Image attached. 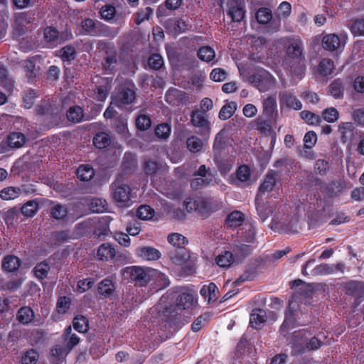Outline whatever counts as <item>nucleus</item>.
<instances>
[{
	"mask_svg": "<svg viewBox=\"0 0 364 364\" xmlns=\"http://www.w3.org/2000/svg\"><path fill=\"white\" fill-rule=\"evenodd\" d=\"M176 305L162 304L156 306L159 318L168 324L169 327H174L182 323L183 315L178 310H191L197 305V298L190 291H183L176 297Z\"/></svg>",
	"mask_w": 364,
	"mask_h": 364,
	"instance_id": "nucleus-1",
	"label": "nucleus"
},
{
	"mask_svg": "<svg viewBox=\"0 0 364 364\" xmlns=\"http://www.w3.org/2000/svg\"><path fill=\"white\" fill-rule=\"evenodd\" d=\"M123 271L129 274L130 279L140 287L146 286L154 277L161 282V288L170 284L169 279L164 274L150 267L132 266L124 268Z\"/></svg>",
	"mask_w": 364,
	"mask_h": 364,
	"instance_id": "nucleus-2",
	"label": "nucleus"
},
{
	"mask_svg": "<svg viewBox=\"0 0 364 364\" xmlns=\"http://www.w3.org/2000/svg\"><path fill=\"white\" fill-rule=\"evenodd\" d=\"M97 48L103 53L102 66L109 74H113L119 65L118 51L112 42L100 40L97 43Z\"/></svg>",
	"mask_w": 364,
	"mask_h": 364,
	"instance_id": "nucleus-3",
	"label": "nucleus"
},
{
	"mask_svg": "<svg viewBox=\"0 0 364 364\" xmlns=\"http://www.w3.org/2000/svg\"><path fill=\"white\" fill-rule=\"evenodd\" d=\"M81 28L84 31V34L91 36L114 38L118 34L117 28H112L90 18H86L81 21Z\"/></svg>",
	"mask_w": 364,
	"mask_h": 364,
	"instance_id": "nucleus-4",
	"label": "nucleus"
},
{
	"mask_svg": "<svg viewBox=\"0 0 364 364\" xmlns=\"http://www.w3.org/2000/svg\"><path fill=\"white\" fill-rule=\"evenodd\" d=\"M249 80L261 92L271 90L276 84L275 78L264 69L259 70L250 75Z\"/></svg>",
	"mask_w": 364,
	"mask_h": 364,
	"instance_id": "nucleus-5",
	"label": "nucleus"
},
{
	"mask_svg": "<svg viewBox=\"0 0 364 364\" xmlns=\"http://www.w3.org/2000/svg\"><path fill=\"white\" fill-rule=\"evenodd\" d=\"M112 196L115 202L121 206L128 207L132 203V189L128 185L117 182L111 186Z\"/></svg>",
	"mask_w": 364,
	"mask_h": 364,
	"instance_id": "nucleus-6",
	"label": "nucleus"
},
{
	"mask_svg": "<svg viewBox=\"0 0 364 364\" xmlns=\"http://www.w3.org/2000/svg\"><path fill=\"white\" fill-rule=\"evenodd\" d=\"M134 85L129 87L125 85H121L114 98V102L118 107L132 104L136 100Z\"/></svg>",
	"mask_w": 364,
	"mask_h": 364,
	"instance_id": "nucleus-7",
	"label": "nucleus"
},
{
	"mask_svg": "<svg viewBox=\"0 0 364 364\" xmlns=\"http://www.w3.org/2000/svg\"><path fill=\"white\" fill-rule=\"evenodd\" d=\"M350 181L343 179L333 180L324 187V193L330 198L338 197L351 188Z\"/></svg>",
	"mask_w": 364,
	"mask_h": 364,
	"instance_id": "nucleus-8",
	"label": "nucleus"
},
{
	"mask_svg": "<svg viewBox=\"0 0 364 364\" xmlns=\"http://www.w3.org/2000/svg\"><path fill=\"white\" fill-rule=\"evenodd\" d=\"M227 15L235 23H240L245 17V2L240 0H229L227 2Z\"/></svg>",
	"mask_w": 364,
	"mask_h": 364,
	"instance_id": "nucleus-9",
	"label": "nucleus"
},
{
	"mask_svg": "<svg viewBox=\"0 0 364 364\" xmlns=\"http://www.w3.org/2000/svg\"><path fill=\"white\" fill-rule=\"evenodd\" d=\"M321 45L326 50L337 51L344 48L346 40L344 37L341 38L336 33L324 34L321 39Z\"/></svg>",
	"mask_w": 364,
	"mask_h": 364,
	"instance_id": "nucleus-10",
	"label": "nucleus"
},
{
	"mask_svg": "<svg viewBox=\"0 0 364 364\" xmlns=\"http://www.w3.org/2000/svg\"><path fill=\"white\" fill-rule=\"evenodd\" d=\"M343 291L346 295L355 297V301L360 303L364 300V282L350 280L343 284Z\"/></svg>",
	"mask_w": 364,
	"mask_h": 364,
	"instance_id": "nucleus-11",
	"label": "nucleus"
},
{
	"mask_svg": "<svg viewBox=\"0 0 364 364\" xmlns=\"http://www.w3.org/2000/svg\"><path fill=\"white\" fill-rule=\"evenodd\" d=\"M287 222L280 221L274 218L272 222V229L278 230L288 234L297 232L298 217L294 215L287 216Z\"/></svg>",
	"mask_w": 364,
	"mask_h": 364,
	"instance_id": "nucleus-12",
	"label": "nucleus"
},
{
	"mask_svg": "<svg viewBox=\"0 0 364 364\" xmlns=\"http://www.w3.org/2000/svg\"><path fill=\"white\" fill-rule=\"evenodd\" d=\"M35 61L36 60L32 58L24 60L23 63L25 77L27 82L31 84H36L41 75V68L36 65Z\"/></svg>",
	"mask_w": 364,
	"mask_h": 364,
	"instance_id": "nucleus-13",
	"label": "nucleus"
},
{
	"mask_svg": "<svg viewBox=\"0 0 364 364\" xmlns=\"http://www.w3.org/2000/svg\"><path fill=\"white\" fill-rule=\"evenodd\" d=\"M192 124L200 129V134L203 136H208L210 133V122L206 119L205 113L196 109L192 111L191 114Z\"/></svg>",
	"mask_w": 364,
	"mask_h": 364,
	"instance_id": "nucleus-14",
	"label": "nucleus"
},
{
	"mask_svg": "<svg viewBox=\"0 0 364 364\" xmlns=\"http://www.w3.org/2000/svg\"><path fill=\"white\" fill-rule=\"evenodd\" d=\"M294 302L289 301L285 311L284 320L280 327V332L284 335L299 325L296 318V311L294 309Z\"/></svg>",
	"mask_w": 364,
	"mask_h": 364,
	"instance_id": "nucleus-15",
	"label": "nucleus"
},
{
	"mask_svg": "<svg viewBox=\"0 0 364 364\" xmlns=\"http://www.w3.org/2000/svg\"><path fill=\"white\" fill-rule=\"evenodd\" d=\"M166 102L171 106H179L188 101V95L177 88H169L165 94Z\"/></svg>",
	"mask_w": 364,
	"mask_h": 364,
	"instance_id": "nucleus-16",
	"label": "nucleus"
},
{
	"mask_svg": "<svg viewBox=\"0 0 364 364\" xmlns=\"http://www.w3.org/2000/svg\"><path fill=\"white\" fill-rule=\"evenodd\" d=\"M279 97L281 106L286 105L288 108L295 110H300L302 108V103L291 92H281L279 94Z\"/></svg>",
	"mask_w": 364,
	"mask_h": 364,
	"instance_id": "nucleus-17",
	"label": "nucleus"
},
{
	"mask_svg": "<svg viewBox=\"0 0 364 364\" xmlns=\"http://www.w3.org/2000/svg\"><path fill=\"white\" fill-rule=\"evenodd\" d=\"M277 114L276 97L274 95L267 97L262 102V116L276 119Z\"/></svg>",
	"mask_w": 364,
	"mask_h": 364,
	"instance_id": "nucleus-18",
	"label": "nucleus"
},
{
	"mask_svg": "<svg viewBox=\"0 0 364 364\" xmlns=\"http://www.w3.org/2000/svg\"><path fill=\"white\" fill-rule=\"evenodd\" d=\"M168 257L172 263L176 266H183L189 260L190 255L185 248L169 250Z\"/></svg>",
	"mask_w": 364,
	"mask_h": 364,
	"instance_id": "nucleus-19",
	"label": "nucleus"
},
{
	"mask_svg": "<svg viewBox=\"0 0 364 364\" xmlns=\"http://www.w3.org/2000/svg\"><path fill=\"white\" fill-rule=\"evenodd\" d=\"M245 215L239 210H234L229 213L225 220V226L228 229H235L243 223Z\"/></svg>",
	"mask_w": 364,
	"mask_h": 364,
	"instance_id": "nucleus-20",
	"label": "nucleus"
},
{
	"mask_svg": "<svg viewBox=\"0 0 364 364\" xmlns=\"http://www.w3.org/2000/svg\"><path fill=\"white\" fill-rule=\"evenodd\" d=\"M137 255L143 259L156 261L161 258V252L155 247L144 246L137 249Z\"/></svg>",
	"mask_w": 364,
	"mask_h": 364,
	"instance_id": "nucleus-21",
	"label": "nucleus"
},
{
	"mask_svg": "<svg viewBox=\"0 0 364 364\" xmlns=\"http://www.w3.org/2000/svg\"><path fill=\"white\" fill-rule=\"evenodd\" d=\"M115 289L113 281L109 278H105L98 284L97 291L103 298H109L113 295Z\"/></svg>",
	"mask_w": 364,
	"mask_h": 364,
	"instance_id": "nucleus-22",
	"label": "nucleus"
},
{
	"mask_svg": "<svg viewBox=\"0 0 364 364\" xmlns=\"http://www.w3.org/2000/svg\"><path fill=\"white\" fill-rule=\"evenodd\" d=\"M345 91L343 80L336 78L333 80L328 87V92L330 95L335 99H341L343 97Z\"/></svg>",
	"mask_w": 364,
	"mask_h": 364,
	"instance_id": "nucleus-23",
	"label": "nucleus"
},
{
	"mask_svg": "<svg viewBox=\"0 0 364 364\" xmlns=\"http://www.w3.org/2000/svg\"><path fill=\"white\" fill-rule=\"evenodd\" d=\"M116 255L114 247L109 243H103L98 247L97 257L101 261H109L112 259Z\"/></svg>",
	"mask_w": 364,
	"mask_h": 364,
	"instance_id": "nucleus-24",
	"label": "nucleus"
},
{
	"mask_svg": "<svg viewBox=\"0 0 364 364\" xmlns=\"http://www.w3.org/2000/svg\"><path fill=\"white\" fill-rule=\"evenodd\" d=\"M277 172L270 170L267 172L262 183L259 186V193L271 192L276 185Z\"/></svg>",
	"mask_w": 364,
	"mask_h": 364,
	"instance_id": "nucleus-25",
	"label": "nucleus"
},
{
	"mask_svg": "<svg viewBox=\"0 0 364 364\" xmlns=\"http://www.w3.org/2000/svg\"><path fill=\"white\" fill-rule=\"evenodd\" d=\"M21 265V260L15 255H6L2 260V268L8 272L17 271Z\"/></svg>",
	"mask_w": 364,
	"mask_h": 364,
	"instance_id": "nucleus-26",
	"label": "nucleus"
},
{
	"mask_svg": "<svg viewBox=\"0 0 364 364\" xmlns=\"http://www.w3.org/2000/svg\"><path fill=\"white\" fill-rule=\"evenodd\" d=\"M240 237L242 240L252 243L255 241L256 228L253 223H245L243 227L240 230Z\"/></svg>",
	"mask_w": 364,
	"mask_h": 364,
	"instance_id": "nucleus-27",
	"label": "nucleus"
},
{
	"mask_svg": "<svg viewBox=\"0 0 364 364\" xmlns=\"http://www.w3.org/2000/svg\"><path fill=\"white\" fill-rule=\"evenodd\" d=\"M253 247L252 245L245 244H236L232 247V253L237 261H242L249 256Z\"/></svg>",
	"mask_w": 364,
	"mask_h": 364,
	"instance_id": "nucleus-28",
	"label": "nucleus"
},
{
	"mask_svg": "<svg viewBox=\"0 0 364 364\" xmlns=\"http://www.w3.org/2000/svg\"><path fill=\"white\" fill-rule=\"evenodd\" d=\"M35 317L34 312L30 306L21 307L16 314V319L18 322L23 325L31 323Z\"/></svg>",
	"mask_w": 364,
	"mask_h": 364,
	"instance_id": "nucleus-29",
	"label": "nucleus"
},
{
	"mask_svg": "<svg viewBox=\"0 0 364 364\" xmlns=\"http://www.w3.org/2000/svg\"><path fill=\"white\" fill-rule=\"evenodd\" d=\"M355 126L352 122H341L338 125V132L341 135V141L346 143L351 141L354 136Z\"/></svg>",
	"mask_w": 364,
	"mask_h": 364,
	"instance_id": "nucleus-30",
	"label": "nucleus"
},
{
	"mask_svg": "<svg viewBox=\"0 0 364 364\" xmlns=\"http://www.w3.org/2000/svg\"><path fill=\"white\" fill-rule=\"evenodd\" d=\"M250 177H251V169L249 166L243 164L240 165L236 172H235V178L237 180V183H242L243 185L247 186L250 185Z\"/></svg>",
	"mask_w": 364,
	"mask_h": 364,
	"instance_id": "nucleus-31",
	"label": "nucleus"
},
{
	"mask_svg": "<svg viewBox=\"0 0 364 364\" xmlns=\"http://www.w3.org/2000/svg\"><path fill=\"white\" fill-rule=\"evenodd\" d=\"M66 117L74 124L80 123L84 120V110L80 106L73 105L68 109Z\"/></svg>",
	"mask_w": 364,
	"mask_h": 364,
	"instance_id": "nucleus-32",
	"label": "nucleus"
},
{
	"mask_svg": "<svg viewBox=\"0 0 364 364\" xmlns=\"http://www.w3.org/2000/svg\"><path fill=\"white\" fill-rule=\"evenodd\" d=\"M265 321L266 314L263 310H253L250 317V324L252 328L259 329Z\"/></svg>",
	"mask_w": 364,
	"mask_h": 364,
	"instance_id": "nucleus-33",
	"label": "nucleus"
},
{
	"mask_svg": "<svg viewBox=\"0 0 364 364\" xmlns=\"http://www.w3.org/2000/svg\"><path fill=\"white\" fill-rule=\"evenodd\" d=\"M63 337L65 342V348L68 351H70L80 342V338L75 333H72L71 326H68L63 333Z\"/></svg>",
	"mask_w": 364,
	"mask_h": 364,
	"instance_id": "nucleus-34",
	"label": "nucleus"
},
{
	"mask_svg": "<svg viewBox=\"0 0 364 364\" xmlns=\"http://www.w3.org/2000/svg\"><path fill=\"white\" fill-rule=\"evenodd\" d=\"M235 262L234 255L230 251L225 250L215 257L216 264L223 268L230 267Z\"/></svg>",
	"mask_w": 364,
	"mask_h": 364,
	"instance_id": "nucleus-35",
	"label": "nucleus"
},
{
	"mask_svg": "<svg viewBox=\"0 0 364 364\" xmlns=\"http://www.w3.org/2000/svg\"><path fill=\"white\" fill-rule=\"evenodd\" d=\"M39 208L38 199L36 198L24 203L21 208V212L25 217L32 218L37 213Z\"/></svg>",
	"mask_w": 364,
	"mask_h": 364,
	"instance_id": "nucleus-36",
	"label": "nucleus"
},
{
	"mask_svg": "<svg viewBox=\"0 0 364 364\" xmlns=\"http://www.w3.org/2000/svg\"><path fill=\"white\" fill-rule=\"evenodd\" d=\"M161 164L157 160L146 158L144 160L143 168L146 176H154L161 169Z\"/></svg>",
	"mask_w": 364,
	"mask_h": 364,
	"instance_id": "nucleus-37",
	"label": "nucleus"
},
{
	"mask_svg": "<svg viewBox=\"0 0 364 364\" xmlns=\"http://www.w3.org/2000/svg\"><path fill=\"white\" fill-rule=\"evenodd\" d=\"M92 141L96 148L102 149L108 147L112 140L109 134L105 132H100L95 135Z\"/></svg>",
	"mask_w": 364,
	"mask_h": 364,
	"instance_id": "nucleus-38",
	"label": "nucleus"
},
{
	"mask_svg": "<svg viewBox=\"0 0 364 364\" xmlns=\"http://www.w3.org/2000/svg\"><path fill=\"white\" fill-rule=\"evenodd\" d=\"M275 119L270 117H264V116H259L255 120L257 129L262 134L270 132L272 130V125L275 122Z\"/></svg>",
	"mask_w": 364,
	"mask_h": 364,
	"instance_id": "nucleus-39",
	"label": "nucleus"
},
{
	"mask_svg": "<svg viewBox=\"0 0 364 364\" xmlns=\"http://www.w3.org/2000/svg\"><path fill=\"white\" fill-rule=\"evenodd\" d=\"M50 215L55 220H61L64 222L68 220V210L65 205L57 203L50 210Z\"/></svg>",
	"mask_w": 364,
	"mask_h": 364,
	"instance_id": "nucleus-40",
	"label": "nucleus"
},
{
	"mask_svg": "<svg viewBox=\"0 0 364 364\" xmlns=\"http://www.w3.org/2000/svg\"><path fill=\"white\" fill-rule=\"evenodd\" d=\"M76 174L80 181H89L95 176V171L90 164H82L77 168Z\"/></svg>",
	"mask_w": 364,
	"mask_h": 364,
	"instance_id": "nucleus-41",
	"label": "nucleus"
},
{
	"mask_svg": "<svg viewBox=\"0 0 364 364\" xmlns=\"http://www.w3.org/2000/svg\"><path fill=\"white\" fill-rule=\"evenodd\" d=\"M334 69V63L330 58L322 59L318 65V72L319 75L323 77H327L331 75Z\"/></svg>",
	"mask_w": 364,
	"mask_h": 364,
	"instance_id": "nucleus-42",
	"label": "nucleus"
},
{
	"mask_svg": "<svg viewBox=\"0 0 364 364\" xmlns=\"http://www.w3.org/2000/svg\"><path fill=\"white\" fill-rule=\"evenodd\" d=\"M73 326L75 331L80 333H85L89 330V321L83 315L79 314L74 317Z\"/></svg>",
	"mask_w": 364,
	"mask_h": 364,
	"instance_id": "nucleus-43",
	"label": "nucleus"
},
{
	"mask_svg": "<svg viewBox=\"0 0 364 364\" xmlns=\"http://www.w3.org/2000/svg\"><path fill=\"white\" fill-rule=\"evenodd\" d=\"M0 85L9 92L14 88V81L9 77L8 70L4 66H0Z\"/></svg>",
	"mask_w": 364,
	"mask_h": 364,
	"instance_id": "nucleus-44",
	"label": "nucleus"
},
{
	"mask_svg": "<svg viewBox=\"0 0 364 364\" xmlns=\"http://www.w3.org/2000/svg\"><path fill=\"white\" fill-rule=\"evenodd\" d=\"M196 211L201 217L208 218L213 212L211 203L205 198L198 199Z\"/></svg>",
	"mask_w": 364,
	"mask_h": 364,
	"instance_id": "nucleus-45",
	"label": "nucleus"
},
{
	"mask_svg": "<svg viewBox=\"0 0 364 364\" xmlns=\"http://www.w3.org/2000/svg\"><path fill=\"white\" fill-rule=\"evenodd\" d=\"M26 141V136L21 132H12L8 136V144L13 148L23 146Z\"/></svg>",
	"mask_w": 364,
	"mask_h": 364,
	"instance_id": "nucleus-46",
	"label": "nucleus"
},
{
	"mask_svg": "<svg viewBox=\"0 0 364 364\" xmlns=\"http://www.w3.org/2000/svg\"><path fill=\"white\" fill-rule=\"evenodd\" d=\"M198 58L204 62L210 63L215 57V52L213 48L208 46H201L197 52Z\"/></svg>",
	"mask_w": 364,
	"mask_h": 364,
	"instance_id": "nucleus-47",
	"label": "nucleus"
},
{
	"mask_svg": "<svg viewBox=\"0 0 364 364\" xmlns=\"http://www.w3.org/2000/svg\"><path fill=\"white\" fill-rule=\"evenodd\" d=\"M59 55L63 62L70 63L77 56V52L74 46L67 45L59 50Z\"/></svg>",
	"mask_w": 364,
	"mask_h": 364,
	"instance_id": "nucleus-48",
	"label": "nucleus"
},
{
	"mask_svg": "<svg viewBox=\"0 0 364 364\" xmlns=\"http://www.w3.org/2000/svg\"><path fill=\"white\" fill-rule=\"evenodd\" d=\"M154 133L157 138L166 140L171 135V126L167 122L159 124L154 129Z\"/></svg>",
	"mask_w": 364,
	"mask_h": 364,
	"instance_id": "nucleus-49",
	"label": "nucleus"
},
{
	"mask_svg": "<svg viewBox=\"0 0 364 364\" xmlns=\"http://www.w3.org/2000/svg\"><path fill=\"white\" fill-rule=\"evenodd\" d=\"M255 18L259 24H267L270 22L272 18V11L266 7L259 8L256 14Z\"/></svg>",
	"mask_w": 364,
	"mask_h": 364,
	"instance_id": "nucleus-50",
	"label": "nucleus"
},
{
	"mask_svg": "<svg viewBox=\"0 0 364 364\" xmlns=\"http://www.w3.org/2000/svg\"><path fill=\"white\" fill-rule=\"evenodd\" d=\"M44 40L50 45L56 44L59 39L58 31L53 26H47L43 31Z\"/></svg>",
	"mask_w": 364,
	"mask_h": 364,
	"instance_id": "nucleus-51",
	"label": "nucleus"
},
{
	"mask_svg": "<svg viewBox=\"0 0 364 364\" xmlns=\"http://www.w3.org/2000/svg\"><path fill=\"white\" fill-rule=\"evenodd\" d=\"M50 269V265L46 262H41L36 264L33 272L38 279L43 280L48 277Z\"/></svg>",
	"mask_w": 364,
	"mask_h": 364,
	"instance_id": "nucleus-52",
	"label": "nucleus"
},
{
	"mask_svg": "<svg viewBox=\"0 0 364 364\" xmlns=\"http://www.w3.org/2000/svg\"><path fill=\"white\" fill-rule=\"evenodd\" d=\"M324 209L321 210L314 211L309 217L308 223L309 226L311 228H314L319 226L325 223L324 218Z\"/></svg>",
	"mask_w": 364,
	"mask_h": 364,
	"instance_id": "nucleus-53",
	"label": "nucleus"
},
{
	"mask_svg": "<svg viewBox=\"0 0 364 364\" xmlns=\"http://www.w3.org/2000/svg\"><path fill=\"white\" fill-rule=\"evenodd\" d=\"M168 242L178 249L184 248V246L188 244V239L181 234L173 232L168 236Z\"/></svg>",
	"mask_w": 364,
	"mask_h": 364,
	"instance_id": "nucleus-54",
	"label": "nucleus"
},
{
	"mask_svg": "<svg viewBox=\"0 0 364 364\" xmlns=\"http://www.w3.org/2000/svg\"><path fill=\"white\" fill-rule=\"evenodd\" d=\"M237 109V104L235 102H229L222 107L219 112L218 117L221 120L230 119Z\"/></svg>",
	"mask_w": 364,
	"mask_h": 364,
	"instance_id": "nucleus-55",
	"label": "nucleus"
},
{
	"mask_svg": "<svg viewBox=\"0 0 364 364\" xmlns=\"http://www.w3.org/2000/svg\"><path fill=\"white\" fill-rule=\"evenodd\" d=\"M71 306V299L66 296H60L56 302V312L58 314L64 315L70 309Z\"/></svg>",
	"mask_w": 364,
	"mask_h": 364,
	"instance_id": "nucleus-56",
	"label": "nucleus"
},
{
	"mask_svg": "<svg viewBox=\"0 0 364 364\" xmlns=\"http://www.w3.org/2000/svg\"><path fill=\"white\" fill-rule=\"evenodd\" d=\"M69 351L60 345H56L51 348L50 362L55 363L56 359L57 363H62L63 358L66 356Z\"/></svg>",
	"mask_w": 364,
	"mask_h": 364,
	"instance_id": "nucleus-57",
	"label": "nucleus"
},
{
	"mask_svg": "<svg viewBox=\"0 0 364 364\" xmlns=\"http://www.w3.org/2000/svg\"><path fill=\"white\" fill-rule=\"evenodd\" d=\"M313 276H324L334 274L333 264L321 263L316 265L312 270Z\"/></svg>",
	"mask_w": 364,
	"mask_h": 364,
	"instance_id": "nucleus-58",
	"label": "nucleus"
},
{
	"mask_svg": "<svg viewBox=\"0 0 364 364\" xmlns=\"http://www.w3.org/2000/svg\"><path fill=\"white\" fill-rule=\"evenodd\" d=\"M20 193V188L9 186L3 188L0 191V197L4 200H14L18 198Z\"/></svg>",
	"mask_w": 364,
	"mask_h": 364,
	"instance_id": "nucleus-59",
	"label": "nucleus"
},
{
	"mask_svg": "<svg viewBox=\"0 0 364 364\" xmlns=\"http://www.w3.org/2000/svg\"><path fill=\"white\" fill-rule=\"evenodd\" d=\"M90 209L92 213H103L107 209V201L102 198H92L90 204Z\"/></svg>",
	"mask_w": 364,
	"mask_h": 364,
	"instance_id": "nucleus-60",
	"label": "nucleus"
},
{
	"mask_svg": "<svg viewBox=\"0 0 364 364\" xmlns=\"http://www.w3.org/2000/svg\"><path fill=\"white\" fill-rule=\"evenodd\" d=\"M154 215V210L149 205H143L138 208L136 216L143 220L151 219Z\"/></svg>",
	"mask_w": 364,
	"mask_h": 364,
	"instance_id": "nucleus-61",
	"label": "nucleus"
},
{
	"mask_svg": "<svg viewBox=\"0 0 364 364\" xmlns=\"http://www.w3.org/2000/svg\"><path fill=\"white\" fill-rule=\"evenodd\" d=\"M350 30L354 36H364V19L356 18L353 20Z\"/></svg>",
	"mask_w": 364,
	"mask_h": 364,
	"instance_id": "nucleus-62",
	"label": "nucleus"
},
{
	"mask_svg": "<svg viewBox=\"0 0 364 364\" xmlns=\"http://www.w3.org/2000/svg\"><path fill=\"white\" fill-rule=\"evenodd\" d=\"M186 145L188 149L193 153L199 152L203 146L200 139L196 136H191L187 139Z\"/></svg>",
	"mask_w": 364,
	"mask_h": 364,
	"instance_id": "nucleus-63",
	"label": "nucleus"
},
{
	"mask_svg": "<svg viewBox=\"0 0 364 364\" xmlns=\"http://www.w3.org/2000/svg\"><path fill=\"white\" fill-rule=\"evenodd\" d=\"M39 358V354L36 350L30 349L27 350L21 358L22 364H36Z\"/></svg>",
	"mask_w": 364,
	"mask_h": 364,
	"instance_id": "nucleus-64",
	"label": "nucleus"
}]
</instances>
